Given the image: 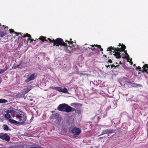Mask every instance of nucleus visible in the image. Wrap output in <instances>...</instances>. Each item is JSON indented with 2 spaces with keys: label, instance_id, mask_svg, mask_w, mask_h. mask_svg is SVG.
Here are the masks:
<instances>
[{
  "label": "nucleus",
  "instance_id": "9d476101",
  "mask_svg": "<svg viewBox=\"0 0 148 148\" xmlns=\"http://www.w3.org/2000/svg\"><path fill=\"white\" fill-rule=\"evenodd\" d=\"M143 69L142 70H140L141 68L139 66L138 69L140 70V71H141L143 72H145L148 74V65L145 64L143 66Z\"/></svg>",
  "mask_w": 148,
  "mask_h": 148
},
{
  "label": "nucleus",
  "instance_id": "aec40b11",
  "mask_svg": "<svg viewBox=\"0 0 148 148\" xmlns=\"http://www.w3.org/2000/svg\"><path fill=\"white\" fill-rule=\"evenodd\" d=\"M7 101H8L5 99H0V103H5Z\"/></svg>",
  "mask_w": 148,
  "mask_h": 148
},
{
  "label": "nucleus",
  "instance_id": "412c9836",
  "mask_svg": "<svg viewBox=\"0 0 148 148\" xmlns=\"http://www.w3.org/2000/svg\"><path fill=\"white\" fill-rule=\"evenodd\" d=\"M9 127L7 125H3V129L5 130L8 131V130Z\"/></svg>",
  "mask_w": 148,
  "mask_h": 148
},
{
  "label": "nucleus",
  "instance_id": "5701e85b",
  "mask_svg": "<svg viewBox=\"0 0 148 148\" xmlns=\"http://www.w3.org/2000/svg\"><path fill=\"white\" fill-rule=\"evenodd\" d=\"M58 87H55L54 86H52V87H51L50 88L52 89H54L55 90H56L57 91L58 89Z\"/></svg>",
  "mask_w": 148,
  "mask_h": 148
},
{
  "label": "nucleus",
  "instance_id": "f257e3e1",
  "mask_svg": "<svg viewBox=\"0 0 148 148\" xmlns=\"http://www.w3.org/2000/svg\"><path fill=\"white\" fill-rule=\"evenodd\" d=\"M57 109L60 111L65 112L67 113L73 112L75 110V108L71 107L66 103L60 104L58 106Z\"/></svg>",
  "mask_w": 148,
  "mask_h": 148
},
{
  "label": "nucleus",
  "instance_id": "72a5a7b5",
  "mask_svg": "<svg viewBox=\"0 0 148 148\" xmlns=\"http://www.w3.org/2000/svg\"><path fill=\"white\" fill-rule=\"evenodd\" d=\"M2 82V80H1V78L0 77V84L1 83V82Z\"/></svg>",
  "mask_w": 148,
  "mask_h": 148
},
{
  "label": "nucleus",
  "instance_id": "7c9ffc66",
  "mask_svg": "<svg viewBox=\"0 0 148 148\" xmlns=\"http://www.w3.org/2000/svg\"><path fill=\"white\" fill-rule=\"evenodd\" d=\"M29 148H39L38 147H30Z\"/></svg>",
  "mask_w": 148,
  "mask_h": 148
},
{
  "label": "nucleus",
  "instance_id": "7ed1b4c3",
  "mask_svg": "<svg viewBox=\"0 0 148 148\" xmlns=\"http://www.w3.org/2000/svg\"><path fill=\"white\" fill-rule=\"evenodd\" d=\"M16 117V119L20 122V123L21 124H24L27 119L26 115L25 114H17Z\"/></svg>",
  "mask_w": 148,
  "mask_h": 148
},
{
  "label": "nucleus",
  "instance_id": "c85d7f7f",
  "mask_svg": "<svg viewBox=\"0 0 148 148\" xmlns=\"http://www.w3.org/2000/svg\"><path fill=\"white\" fill-rule=\"evenodd\" d=\"M98 47H97V48H95V47H94V48H92L91 47H90V49H91L92 50V51H95V50H96L97 48Z\"/></svg>",
  "mask_w": 148,
  "mask_h": 148
},
{
  "label": "nucleus",
  "instance_id": "2f4dec72",
  "mask_svg": "<svg viewBox=\"0 0 148 148\" xmlns=\"http://www.w3.org/2000/svg\"><path fill=\"white\" fill-rule=\"evenodd\" d=\"M19 66H20V65H17L16 66V68H20V67H19Z\"/></svg>",
  "mask_w": 148,
  "mask_h": 148
},
{
  "label": "nucleus",
  "instance_id": "a878e982",
  "mask_svg": "<svg viewBox=\"0 0 148 148\" xmlns=\"http://www.w3.org/2000/svg\"><path fill=\"white\" fill-rule=\"evenodd\" d=\"M3 27H4V29L5 30H7L8 29V27H6V26H5V25H3Z\"/></svg>",
  "mask_w": 148,
  "mask_h": 148
},
{
  "label": "nucleus",
  "instance_id": "f3484780",
  "mask_svg": "<svg viewBox=\"0 0 148 148\" xmlns=\"http://www.w3.org/2000/svg\"><path fill=\"white\" fill-rule=\"evenodd\" d=\"M6 34V33L3 32H0V36L1 37H3L4 36H5Z\"/></svg>",
  "mask_w": 148,
  "mask_h": 148
},
{
  "label": "nucleus",
  "instance_id": "9b49d317",
  "mask_svg": "<svg viewBox=\"0 0 148 148\" xmlns=\"http://www.w3.org/2000/svg\"><path fill=\"white\" fill-rule=\"evenodd\" d=\"M58 91L60 92H62L64 93H68L67 89L65 87L61 88L60 87H58Z\"/></svg>",
  "mask_w": 148,
  "mask_h": 148
},
{
  "label": "nucleus",
  "instance_id": "4c0bfd02",
  "mask_svg": "<svg viewBox=\"0 0 148 148\" xmlns=\"http://www.w3.org/2000/svg\"><path fill=\"white\" fill-rule=\"evenodd\" d=\"M130 63L132 65V63L131 62H130Z\"/></svg>",
  "mask_w": 148,
  "mask_h": 148
},
{
  "label": "nucleus",
  "instance_id": "a211bd4d",
  "mask_svg": "<svg viewBox=\"0 0 148 148\" xmlns=\"http://www.w3.org/2000/svg\"><path fill=\"white\" fill-rule=\"evenodd\" d=\"M124 52L125 53V54L126 55V58L127 60H128L129 59V56L128 55V54L127 53V52L126 51H124Z\"/></svg>",
  "mask_w": 148,
  "mask_h": 148
},
{
  "label": "nucleus",
  "instance_id": "b1692460",
  "mask_svg": "<svg viewBox=\"0 0 148 148\" xmlns=\"http://www.w3.org/2000/svg\"><path fill=\"white\" fill-rule=\"evenodd\" d=\"M96 46L97 47H98L99 48V49H100V51H103V49H102L101 47L100 46V45H96Z\"/></svg>",
  "mask_w": 148,
  "mask_h": 148
},
{
  "label": "nucleus",
  "instance_id": "c756f323",
  "mask_svg": "<svg viewBox=\"0 0 148 148\" xmlns=\"http://www.w3.org/2000/svg\"><path fill=\"white\" fill-rule=\"evenodd\" d=\"M108 62L111 63L112 62V61L111 60H108Z\"/></svg>",
  "mask_w": 148,
  "mask_h": 148
},
{
  "label": "nucleus",
  "instance_id": "1a4fd4ad",
  "mask_svg": "<svg viewBox=\"0 0 148 148\" xmlns=\"http://www.w3.org/2000/svg\"><path fill=\"white\" fill-rule=\"evenodd\" d=\"M0 139L7 141H9L10 140V137L8 134L3 133H0Z\"/></svg>",
  "mask_w": 148,
  "mask_h": 148
},
{
  "label": "nucleus",
  "instance_id": "dca6fc26",
  "mask_svg": "<svg viewBox=\"0 0 148 148\" xmlns=\"http://www.w3.org/2000/svg\"><path fill=\"white\" fill-rule=\"evenodd\" d=\"M59 116V115L58 113H55L53 114L51 116V118L52 119H56L58 118Z\"/></svg>",
  "mask_w": 148,
  "mask_h": 148
},
{
  "label": "nucleus",
  "instance_id": "4468645a",
  "mask_svg": "<svg viewBox=\"0 0 148 148\" xmlns=\"http://www.w3.org/2000/svg\"><path fill=\"white\" fill-rule=\"evenodd\" d=\"M9 121L11 124H14L15 125H18L20 123L15 120L10 119L9 120Z\"/></svg>",
  "mask_w": 148,
  "mask_h": 148
},
{
  "label": "nucleus",
  "instance_id": "2eb2a0df",
  "mask_svg": "<svg viewBox=\"0 0 148 148\" xmlns=\"http://www.w3.org/2000/svg\"><path fill=\"white\" fill-rule=\"evenodd\" d=\"M8 113H7L5 115V117L7 119H9L10 117V115L9 114V113H10L11 112V110H8L7 111Z\"/></svg>",
  "mask_w": 148,
  "mask_h": 148
},
{
  "label": "nucleus",
  "instance_id": "6e6552de",
  "mask_svg": "<svg viewBox=\"0 0 148 148\" xmlns=\"http://www.w3.org/2000/svg\"><path fill=\"white\" fill-rule=\"evenodd\" d=\"M10 32V33H14L16 34L18 36L19 34H21V36H22V38L23 37H28V38L27 39L28 40H30V39L31 38V35L28 34H23V35H22V34H21V33H19V32H15L13 29H9Z\"/></svg>",
  "mask_w": 148,
  "mask_h": 148
},
{
  "label": "nucleus",
  "instance_id": "f704fd0d",
  "mask_svg": "<svg viewBox=\"0 0 148 148\" xmlns=\"http://www.w3.org/2000/svg\"><path fill=\"white\" fill-rule=\"evenodd\" d=\"M34 40L33 39H31V41L32 42V41H33Z\"/></svg>",
  "mask_w": 148,
  "mask_h": 148
},
{
  "label": "nucleus",
  "instance_id": "f03ea898",
  "mask_svg": "<svg viewBox=\"0 0 148 148\" xmlns=\"http://www.w3.org/2000/svg\"><path fill=\"white\" fill-rule=\"evenodd\" d=\"M48 40H49L50 43L53 42L54 45L57 46L62 45L64 46L65 47L67 46L66 43L64 42L62 39L60 38H57L56 40L53 39V40L49 38H48Z\"/></svg>",
  "mask_w": 148,
  "mask_h": 148
},
{
  "label": "nucleus",
  "instance_id": "f8f14e48",
  "mask_svg": "<svg viewBox=\"0 0 148 148\" xmlns=\"http://www.w3.org/2000/svg\"><path fill=\"white\" fill-rule=\"evenodd\" d=\"M113 132V130L112 129H107L102 131L100 135L107 134H111Z\"/></svg>",
  "mask_w": 148,
  "mask_h": 148
},
{
  "label": "nucleus",
  "instance_id": "a18cd8bd",
  "mask_svg": "<svg viewBox=\"0 0 148 148\" xmlns=\"http://www.w3.org/2000/svg\"><path fill=\"white\" fill-rule=\"evenodd\" d=\"M69 47H67V48H69ZM68 49H69V48H68Z\"/></svg>",
  "mask_w": 148,
  "mask_h": 148
},
{
  "label": "nucleus",
  "instance_id": "0eeeda50",
  "mask_svg": "<svg viewBox=\"0 0 148 148\" xmlns=\"http://www.w3.org/2000/svg\"><path fill=\"white\" fill-rule=\"evenodd\" d=\"M80 129L78 128L74 127L71 130V132L74 137H77L81 133Z\"/></svg>",
  "mask_w": 148,
  "mask_h": 148
},
{
  "label": "nucleus",
  "instance_id": "bb28decb",
  "mask_svg": "<svg viewBox=\"0 0 148 148\" xmlns=\"http://www.w3.org/2000/svg\"><path fill=\"white\" fill-rule=\"evenodd\" d=\"M110 66H111V68H112L113 67H114L115 68V67H118V66H119V65H116V66H115V65H110Z\"/></svg>",
  "mask_w": 148,
  "mask_h": 148
},
{
  "label": "nucleus",
  "instance_id": "cd10ccee",
  "mask_svg": "<svg viewBox=\"0 0 148 148\" xmlns=\"http://www.w3.org/2000/svg\"><path fill=\"white\" fill-rule=\"evenodd\" d=\"M121 47L123 50H124L125 49L126 47L125 45H123Z\"/></svg>",
  "mask_w": 148,
  "mask_h": 148
},
{
  "label": "nucleus",
  "instance_id": "79ce46f5",
  "mask_svg": "<svg viewBox=\"0 0 148 148\" xmlns=\"http://www.w3.org/2000/svg\"><path fill=\"white\" fill-rule=\"evenodd\" d=\"M121 85H122V83H121Z\"/></svg>",
  "mask_w": 148,
  "mask_h": 148
},
{
  "label": "nucleus",
  "instance_id": "e433bc0d",
  "mask_svg": "<svg viewBox=\"0 0 148 148\" xmlns=\"http://www.w3.org/2000/svg\"><path fill=\"white\" fill-rule=\"evenodd\" d=\"M119 64H122V63L121 62H120Z\"/></svg>",
  "mask_w": 148,
  "mask_h": 148
},
{
  "label": "nucleus",
  "instance_id": "39448f33",
  "mask_svg": "<svg viewBox=\"0 0 148 148\" xmlns=\"http://www.w3.org/2000/svg\"><path fill=\"white\" fill-rule=\"evenodd\" d=\"M24 77L27 78L25 81L26 82H28L34 80L36 77V75L34 73L32 74H28L27 73Z\"/></svg>",
  "mask_w": 148,
  "mask_h": 148
},
{
  "label": "nucleus",
  "instance_id": "ea45409f",
  "mask_svg": "<svg viewBox=\"0 0 148 148\" xmlns=\"http://www.w3.org/2000/svg\"><path fill=\"white\" fill-rule=\"evenodd\" d=\"M104 57H106V56L105 55H104Z\"/></svg>",
  "mask_w": 148,
  "mask_h": 148
},
{
  "label": "nucleus",
  "instance_id": "58836bf2",
  "mask_svg": "<svg viewBox=\"0 0 148 148\" xmlns=\"http://www.w3.org/2000/svg\"><path fill=\"white\" fill-rule=\"evenodd\" d=\"M103 138L102 137H100L99 138L101 139V138Z\"/></svg>",
  "mask_w": 148,
  "mask_h": 148
},
{
  "label": "nucleus",
  "instance_id": "37998d69",
  "mask_svg": "<svg viewBox=\"0 0 148 148\" xmlns=\"http://www.w3.org/2000/svg\"><path fill=\"white\" fill-rule=\"evenodd\" d=\"M29 91H27V92H29Z\"/></svg>",
  "mask_w": 148,
  "mask_h": 148
},
{
  "label": "nucleus",
  "instance_id": "393cba45",
  "mask_svg": "<svg viewBox=\"0 0 148 148\" xmlns=\"http://www.w3.org/2000/svg\"><path fill=\"white\" fill-rule=\"evenodd\" d=\"M6 70V69H5V70H3V69H1L0 71V72L1 73H4V72Z\"/></svg>",
  "mask_w": 148,
  "mask_h": 148
},
{
  "label": "nucleus",
  "instance_id": "4be33fe9",
  "mask_svg": "<svg viewBox=\"0 0 148 148\" xmlns=\"http://www.w3.org/2000/svg\"><path fill=\"white\" fill-rule=\"evenodd\" d=\"M39 39L43 41H47V40H46L45 38L43 36H40L39 38Z\"/></svg>",
  "mask_w": 148,
  "mask_h": 148
},
{
  "label": "nucleus",
  "instance_id": "20e7f679",
  "mask_svg": "<svg viewBox=\"0 0 148 148\" xmlns=\"http://www.w3.org/2000/svg\"><path fill=\"white\" fill-rule=\"evenodd\" d=\"M111 48L112 49V50H114L112 52L113 53H114V55L115 56L116 58L118 59L121 58V53L120 52H121L122 51L121 50V49L120 48L116 49V48H113L111 47ZM111 50L112 51V49H110V50H107V51Z\"/></svg>",
  "mask_w": 148,
  "mask_h": 148
},
{
  "label": "nucleus",
  "instance_id": "6ab92c4d",
  "mask_svg": "<svg viewBox=\"0 0 148 148\" xmlns=\"http://www.w3.org/2000/svg\"><path fill=\"white\" fill-rule=\"evenodd\" d=\"M132 86L133 87H136L138 86H141V85L140 84H135L134 83H132Z\"/></svg>",
  "mask_w": 148,
  "mask_h": 148
},
{
  "label": "nucleus",
  "instance_id": "ddd939ff",
  "mask_svg": "<svg viewBox=\"0 0 148 148\" xmlns=\"http://www.w3.org/2000/svg\"><path fill=\"white\" fill-rule=\"evenodd\" d=\"M95 45H88L87 44H85L84 46V49L85 50H87L88 49H90V47L91 46L92 47H93Z\"/></svg>",
  "mask_w": 148,
  "mask_h": 148
},
{
  "label": "nucleus",
  "instance_id": "c9c22d12",
  "mask_svg": "<svg viewBox=\"0 0 148 148\" xmlns=\"http://www.w3.org/2000/svg\"><path fill=\"white\" fill-rule=\"evenodd\" d=\"M106 66L107 67V68H108V67L110 66V65H109L108 66L106 65Z\"/></svg>",
  "mask_w": 148,
  "mask_h": 148
},
{
  "label": "nucleus",
  "instance_id": "423d86ee",
  "mask_svg": "<svg viewBox=\"0 0 148 148\" xmlns=\"http://www.w3.org/2000/svg\"><path fill=\"white\" fill-rule=\"evenodd\" d=\"M71 40L72 39H71L70 41H68L67 40H66L65 41L67 42L68 44H69V48L70 49H71V51L73 52L78 50L79 49L78 47V46L75 45V46H74L73 42L71 41Z\"/></svg>",
  "mask_w": 148,
  "mask_h": 148
},
{
  "label": "nucleus",
  "instance_id": "a19ab883",
  "mask_svg": "<svg viewBox=\"0 0 148 148\" xmlns=\"http://www.w3.org/2000/svg\"><path fill=\"white\" fill-rule=\"evenodd\" d=\"M119 44V46H121V44Z\"/></svg>",
  "mask_w": 148,
  "mask_h": 148
},
{
  "label": "nucleus",
  "instance_id": "473e14b6",
  "mask_svg": "<svg viewBox=\"0 0 148 148\" xmlns=\"http://www.w3.org/2000/svg\"><path fill=\"white\" fill-rule=\"evenodd\" d=\"M76 105V103H72L71 104V106H72L73 105Z\"/></svg>",
  "mask_w": 148,
  "mask_h": 148
},
{
  "label": "nucleus",
  "instance_id": "c03bdc74",
  "mask_svg": "<svg viewBox=\"0 0 148 148\" xmlns=\"http://www.w3.org/2000/svg\"><path fill=\"white\" fill-rule=\"evenodd\" d=\"M1 24H0V26H1Z\"/></svg>",
  "mask_w": 148,
  "mask_h": 148
}]
</instances>
